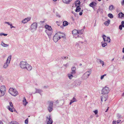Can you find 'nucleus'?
<instances>
[{
    "label": "nucleus",
    "instance_id": "nucleus-1",
    "mask_svg": "<svg viewBox=\"0 0 124 124\" xmlns=\"http://www.w3.org/2000/svg\"><path fill=\"white\" fill-rule=\"evenodd\" d=\"M92 70L90 69L89 70L86 72L82 75L81 77L82 79L85 80L87 79L89 77L91 73Z\"/></svg>",
    "mask_w": 124,
    "mask_h": 124
},
{
    "label": "nucleus",
    "instance_id": "nucleus-2",
    "mask_svg": "<svg viewBox=\"0 0 124 124\" xmlns=\"http://www.w3.org/2000/svg\"><path fill=\"white\" fill-rule=\"evenodd\" d=\"M8 92L12 95L14 96H16L18 94V93L17 90L16 89L13 88H10Z\"/></svg>",
    "mask_w": 124,
    "mask_h": 124
},
{
    "label": "nucleus",
    "instance_id": "nucleus-3",
    "mask_svg": "<svg viewBox=\"0 0 124 124\" xmlns=\"http://www.w3.org/2000/svg\"><path fill=\"white\" fill-rule=\"evenodd\" d=\"M12 57L11 55H9L8 57L6 62L4 63L3 67L4 69L6 68L9 66Z\"/></svg>",
    "mask_w": 124,
    "mask_h": 124
},
{
    "label": "nucleus",
    "instance_id": "nucleus-4",
    "mask_svg": "<svg viewBox=\"0 0 124 124\" xmlns=\"http://www.w3.org/2000/svg\"><path fill=\"white\" fill-rule=\"evenodd\" d=\"M53 102L52 101H48L47 109L49 112H51L53 110Z\"/></svg>",
    "mask_w": 124,
    "mask_h": 124
},
{
    "label": "nucleus",
    "instance_id": "nucleus-5",
    "mask_svg": "<svg viewBox=\"0 0 124 124\" xmlns=\"http://www.w3.org/2000/svg\"><path fill=\"white\" fill-rule=\"evenodd\" d=\"M37 27V23L36 22L33 23L31 25L30 30L32 32L35 31Z\"/></svg>",
    "mask_w": 124,
    "mask_h": 124
},
{
    "label": "nucleus",
    "instance_id": "nucleus-6",
    "mask_svg": "<svg viewBox=\"0 0 124 124\" xmlns=\"http://www.w3.org/2000/svg\"><path fill=\"white\" fill-rule=\"evenodd\" d=\"M6 88L4 86H1L0 90V97L4 96L6 93Z\"/></svg>",
    "mask_w": 124,
    "mask_h": 124
},
{
    "label": "nucleus",
    "instance_id": "nucleus-7",
    "mask_svg": "<svg viewBox=\"0 0 124 124\" xmlns=\"http://www.w3.org/2000/svg\"><path fill=\"white\" fill-rule=\"evenodd\" d=\"M110 90V89L108 87L105 86L103 87L102 89L101 93L102 94H107L109 92Z\"/></svg>",
    "mask_w": 124,
    "mask_h": 124
},
{
    "label": "nucleus",
    "instance_id": "nucleus-8",
    "mask_svg": "<svg viewBox=\"0 0 124 124\" xmlns=\"http://www.w3.org/2000/svg\"><path fill=\"white\" fill-rule=\"evenodd\" d=\"M28 64V63L26 62L22 61L21 62L19 65L22 69L25 70Z\"/></svg>",
    "mask_w": 124,
    "mask_h": 124
},
{
    "label": "nucleus",
    "instance_id": "nucleus-9",
    "mask_svg": "<svg viewBox=\"0 0 124 124\" xmlns=\"http://www.w3.org/2000/svg\"><path fill=\"white\" fill-rule=\"evenodd\" d=\"M45 31L48 35L49 38L50 39L51 38V36L53 32L52 30H46Z\"/></svg>",
    "mask_w": 124,
    "mask_h": 124
},
{
    "label": "nucleus",
    "instance_id": "nucleus-10",
    "mask_svg": "<svg viewBox=\"0 0 124 124\" xmlns=\"http://www.w3.org/2000/svg\"><path fill=\"white\" fill-rule=\"evenodd\" d=\"M103 38L104 42L106 43H109L110 42V40H111L109 37L106 38V36L105 35H103Z\"/></svg>",
    "mask_w": 124,
    "mask_h": 124
},
{
    "label": "nucleus",
    "instance_id": "nucleus-11",
    "mask_svg": "<svg viewBox=\"0 0 124 124\" xmlns=\"http://www.w3.org/2000/svg\"><path fill=\"white\" fill-rule=\"evenodd\" d=\"M57 34L59 36V39H60L61 38H65V35L62 33H61L60 32H59L57 33Z\"/></svg>",
    "mask_w": 124,
    "mask_h": 124
},
{
    "label": "nucleus",
    "instance_id": "nucleus-12",
    "mask_svg": "<svg viewBox=\"0 0 124 124\" xmlns=\"http://www.w3.org/2000/svg\"><path fill=\"white\" fill-rule=\"evenodd\" d=\"M31 19L30 17H28L25 18L22 21V23H25L30 21Z\"/></svg>",
    "mask_w": 124,
    "mask_h": 124
},
{
    "label": "nucleus",
    "instance_id": "nucleus-13",
    "mask_svg": "<svg viewBox=\"0 0 124 124\" xmlns=\"http://www.w3.org/2000/svg\"><path fill=\"white\" fill-rule=\"evenodd\" d=\"M47 124H52L53 121L52 120L49 116L48 117H46Z\"/></svg>",
    "mask_w": 124,
    "mask_h": 124
},
{
    "label": "nucleus",
    "instance_id": "nucleus-14",
    "mask_svg": "<svg viewBox=\"0 0 124 124\" xmlns=\"http://www.w3.org/2000/svg\"><path fill=\"white\" fill-rule=\"evenodd\" d=\"M58 37L59 36L57 33L54 36L53 39V40L54 42H56L59 39H59Z\"/></svg>",
    "mask_w": 124,
    "mask_h": 124
},
{
    "label": "nucleus",
    "instance_id": "nucleus-15",
    "mask_svg": "<svg viewBox=\"0 0 124 124\" xmlns=\"http://www.w3.org/2000/svg\"><path fill=\"white\" fill-rule=\"evenodd\" d=\"M25 70H27L28 71H29L31 70L32 69V67L30 64L28 63L27 65L26 66Z\"/></svg>",
    "mask_w": 124,
    "mask_h": 124
},
{
    "label": "nucleus",
    "instance_id": "nucleus-16",
    "mask_svg": "<svg viewBox=\"0 0 124 124\" xmlns=\"http://www.w3.org/2000/svg\"><path fill=\"white\" fill-rule=\"evenodd\" d=\"M71 71L70 73L73 75H75L76 73V68L75 66H73L71 68Z\"/></svg>",
    "mask_w": 124,
    "mask_h": 124
},
{
    "label": "nucleus",
    "instance_id": "nucleus-17",
    "mask_svg": "<svg viewBox=\"0 0 124 124\" xmlns=\"http://www.w3.org/2000/svg\"><path fill=\"white\" fill-rule=\"evenodd\" d=\"M108 98V96H106V97L104 96L103 95L101 96V101L102 102L103 101H105Z\"/></svg>",
    "mask_w": 124,
    "mask_h": 124
},
{
    "label": "nucleus",
    "instance_id": "nucleus-18",
    "mask_svg": "<svg viewBox=\"0 0 124 124\" xmlns=\"http://www.w3.org/2000/svg\"><path fill=\"white\" fill-rule=\"evenodd\" d=\"M23 104L25 106H26L28 103V102L27 101L25 98V97H24L23 98Z\"/></svg>",
    "mask_w": 124,
    "mask_h": 124
},
{
    "label": "nucleus",
    "instance_id": "nucleus-19",
    "mask_svg": "<svg viewBox=\"0 0 124 124\" xmlns=\"http://www.w3.org/2000/svg\"><path fill=\"white\" fill-rule=\"evenodd\" d=\"M35 90H36V91L34 93H38L41 95V93L43 92V91L42 90L37 88H35Z\"/></svg>",
    "mask_w": 124,
    "mask_h": 124
},
{
    "label": "nucleus",
    "instance_id": "nucleus-20",
    "mask_svg": "<svg viewBox=\"0 0 124 124\" xmlns=\"http://www.w3.org/2000/svg\"><path fill=\"white\" fill-rule=\"evenodd\" d=\"M81 83V81H76L74 82L75 85L76 86H77L78 85H79Z\"/></svg>",
    "mask_w": 124,
    "mask_h": 124
},
{
    "label": "nucleus",
    "instance_id": "nucleus-21",
    "mask_svg": "<svg viewBox=\"0 0 124 124\" xmlns=\"http://www.w3.org/2000/svg\"><path fill=\"white\" fill-rule=\"evenodd\" d=\"M45 28L47 29L46 30H52V29L51 26L49 25L46 24L45 26Z\"/></svg>",
    "mask_w": 124,
    "mask_h": 124
},
{
    "label": "nucleus",
    "instance_id": "nucleus-22",
    "mask_svg": "<svg viewBox=\"0 0 124 124\" xmlns=\"http://www.w3.org/2000/svg\"><path fill=\"white\" fill-rule=\"evenodd\" d=\"M72 1V0H62L63 2L67 4H69Z\"/></svg>",
    "mask_w": 124,
    "mask_h": 124
},
{
    "label": "nucleus",
    "instance_id": "nucleus-23",
    "mask_svg": "<svg viewBox=\"0 0 124 124\" xmlns=\"http://www.w3.org/2000/svg\"><path fill=\"white\" fill-rule=\"evenodd\" d=\"M96 5V3L95 2H92L89 4V6L92 7H94Z\"/></svg>",
    "mask_w": 124,
    "mask_h": 124
},
{
    "label": "nucleus",
    "instance_id": "nucleus-24",
    "mask_svg": "<svg viewBox=\"0 0 124 124\" xmlns=\"http://www.w3.org/2000/svg\"><path fill=\"white\" fill-rule=\"evenodd\" d=\"M80 3V2L79 0H78L75 2V4L76 6H79Z\"/></svg>",
    "mask_w": 124,
    "mask_h": 124
},
{
    "label": "nucleus",
    "instance_id": "nucleus-25",
    "mask_svg": "<svg viewBox=\"0 0 124 124\" xmlns=\"http://www.w3.org/2000/svg\"><path fill=\"white\" fill-rule=\"evenodd\" d=\"M72 32L73 34L77 35L78 34V31L76 30H74L72 31Z\"/></svg>",
    "mask_w": 124,
    "mask_h": 124
},
{
    "label": "nucleus",
    "instance_id": "nucleus-26",
    "mask_svg": "<svg viewBox=\"0 0 124 124\" xmlns=\"http://www.w3.org/2000/svg\"><path fill=\"white\" fill-rule=\"evenodd\" d=\"M118 17L120 18L124 16V14L122 12H120L118 14Z\"/></svg>",
    "mask_w": 124,
    "mask_h": 124
},
{
    "label": "nucleus",
    "instance_id": "nucleus-27",
    "mask_svg": "<svg viewBox=\"0 0 124 124\" xmlns=\"http://www.w3.org/2000/svg\"><path fill=\"white\" fill-rule=\"evenodd\" d=\"M81 10V8L79 6H77L75 10V11L76 12H79Z\"/></svg>",
    "mask_w": 124,
    "mask_h": 124
},
{
    "label": "nucleus",
    "instance_id": "nucleus-28",
    "mask_svg": "<svg viewBox=\"0 0 124 124\" xmlns=\"http://www.w3.org/2000/svg\"><path fill=\"white\" fill-rule=\"evenodd\" d=\"M73 74H68V76L69 79H71L73 77Z\"/></svg>",
    "mask_w": 124,
    "mask_h": 124
},
{
    "label": "nucleus",
    "instance_id": "nucleus-29",
    "mask_svg": "<svg viewBox=\"0 0 124 124\" xmlns=\"http://www.w3.org/2000/svg\"><path fill=\"white\" fill-rule=\"evenodd\" d=\"M102 46V47H104L105 46H107V44L106 42H101Z\"/></svg>",
    "mask_w": 124,
    "mask_h": 124
},
{
    "label": "nucleus",
    "instance_id": "nucleus-30",
    "mask_svg": "<svg viewBox=\"0 0 124 124\" xmlns=\"http://www.w3.org/2000/svg\"><path fill=\"white\" fill-rule=\"evenodd\" d=\"M68 24V23L66 21H64L63 22V25L64 26H66Z\"/></svg>",
    "mask_w": 124,
    "mask_h": 124
},
{
    "label": "nucleus",
    "instance_id": "nucleus-31",
    "mask_svg": "<svg viewBox=\"0 0 124 124\" xmlns=\"http://www.w3.org/2000/svg\"><path fill=\"white\" fill-rule=\"evenodd\" d=\"M110 22V21L109 20H108V21L105 22L104 23V24L107 26H108L109 23Z\"/></svg>",
    "mask_w": 124,
    "mask_h": 124
},
{
    "label": "nucleus",
    "instance_id": "nucleus-32",
    "mask_svg": "<svg viewBox=\"0 0 124 124\" xmlns=\"http://www.w3.org/2000/svg\"><path fill=\"white\" fill-rule=\"evenodd\" d=\"M1 45L2 46H3L4 47H7L8 46H9V45L7 44H6L4 43L3 42H2Z\"/></svg>",
    "mask_w": 124,
    "mask_h": 124
},
{
    "label": "nucleus",
    "instance_id": "nucleus-33",
    "mask_svg": "<svg viewBox=\"0 0 124 124\" xmlns=\"http://www.w3.org/2000/svg\"><path fill=\"white\" fill-rule=\"evenodd\" d=\"M114 9V8L113 5H111L109 7V9L111 11L113 10Z\"/></svg>",
    "mask_w": 124,
    "mask_h": 124
},
{
    "label": "nucleus",
    "instance_id": "nucleus-34",
    "mask_svg": "<svg viewBox=\"0 0 124 124\" xmlns=\"http://www.w3.org/2000/svg\"><path fill=\"white\" fill-rule=\"evenodd\" d=\"M9 124H19L15 121H13L10 122Z\"/></svg>",
    "mask_w": 124,
    "mask_h": 124
},
{
    "label": "nucleus",
    "instance_id": "nucleus-35",
    "mask_svg": "<svg viewBox=\"0 0 124 124\" xmlns=\"http://www.w3.org/2000/svg\"><path fill=\"white\" fill-rule=\"evenodd\" d=\"M108 16L111 18H112L113 17V16L111 14H109L108 15Z\"/></svg>",
    "mask_w": 124,
    "mask_h": 124
},
{
    "label": "nucleus",
    "instance_id": "nucleus-36",
    "mask_svg": "<svg viewBox=\"0 0 124 124\" xmlns=\"http://www.w3.org/2000/svg\"><path fill=\"white\" fill-rule=\"evenodd\" d=\"M13 108H11V107H10V106H8V109L10 111L12 112H13Z\"/></svg>",
    "mask_w": 124,
    "mask_h": 124
},
{
    "label": "nucleus",
    "instance_id": "nucleus-37",
    "mask_svg": "<svg viewBox=\"0 0 124 124\" xmlns=\"http://www.w3.org/2000/svg\"><path fill=\"white\" fill-rule=\"evenodd\" d=\"M83 30H80L78 31V34H83Z\"/></svg>",
    "mask_w": 124,
    "mask_h": 124
},
{
    "label": "nucleus",
    "instance_id": "nucleus-38",
    "mask_svg": "<svg viewBox=\"0 0 124 124\" xmlns=\"http://www.w3.org/2000/svg\"><path fill=\"white\" fill-rule=\"evenodd\" d=\"M100 60V63L102 64V66H103L104 64V62L103 61L101 60L100 59H99Z\"/></svg>",
    "mask_w": 124,
    "mask_h": 124
},
{
    "label": "nucleus",
    "instance_id": "nucleus-39",
    "mask_svg": "<svg viewBox=\"0 0 124 124\" xmlns=\"http://www.w3.org/2000/svg\"><path fill=\"white\" fill-rule=\"evenodd\" d=\"M71 101L73 102H74L76 101V99L74 97L73 98V99L71 100Z\"/></svg>",
    "mask_w": 124,
    "mask_h": 124
},
{
    "label": "nucleus",
    "instance_id": "nucleus-40",
    "mask_svg": "<svg viewBox=\"0 0 124 124\" xmlns=\"http://www.w3.org/2000/svg\"><path fill=\"white\" fill-rule=\"evenodd\" d=\"M117 117L119 119L120 118L122 117L121 115L119 114H117Z\"/></svg>",
    "mask_w": 124,
    "mask_h": 124
},
{
    "label": "nucleus",
    "instance_id": "nucleus-41",
    "mask_svg": "<svg viewBox=\"0 0 124 124\" xmlns=\"http://www.w3.org/2000/svg\"><path fill=\"white\" fill-rule=\"evenodd\" d=\"M9 103L10 105V106H9L10 107H11V108H14L12 102H10Z\"/></svg>",
    "mask_w": 124,
    "mask_h": 124
},
{
    "label": "nucleus",
    "instance_id": "nucleus-42",
    "mask_svg": "<svg viewBox=\"0 0 124 124\" xmlns=\"http://www.w3.org/2000/svg\"><path fill=\"white\" fill-rule=\"evenodd\" d=\"M120 25L121 26L123 27H124V21H122L121 22V24Z\"/></svg>",
    "mask_w": 124,
    "mask_h": 124
},
{
    "label": "nucleus",
    "instance_id": "nucleus-43",
    "mask_svg": "<svg viewBox=\"0 0 124 124\" xmlns=\"http://www.w3.org/2000/svg\"><path fill=\"white\" fill-rule=\"evenodd\" d=\"M106 74H104V75L101 76V79L102 80V79H103V78L104 77V76H106Z\"/></svg>",
    "mask_w": 124,
    "mask_h": 124
},
{
    "label": "nucleus",
    "instance_id": "nucleus-44",
    "mask_svg": "<svg viewBox=\"0 0 124 124\" xmlns=\"http://www.w3.org/2000/svg\"><path fill=\"white\" fill-rule=\"evenodd\" d=\"M28 118H27L25 121V123L26 124H28Z\"/></svg>",
    "mask_w": 124,
    "mask_h": 124
},
{
    "label": "nucleus",
    "instance_id": "nucleus-45",
    "mask_svg": "<svg viewBox=\"0 0 124 124\" xmlns=\"http://www.w3.org/2000/svg\"><path fill=\"white\" fill-rule=\"evenodd\" d=\"M5 23L6 24H8V25H10L11 24V23H10L9 22H5Z\"/></svg>",
    "mask_w": 124,
    "mask_h": 124
},
{
    "label": "nucleus",
    "instance_id": "nucleus-46",
    "mask_svg": "<svg viewBox=\"0 0 124 124\" xmlns=\"http://www.w3.org/2000/svg\"><path fill=\"white\" fill-rule=\"evenodd\" d=\"M94 112L95 114H97L98 113V111L97 110H95L94 111Z\"/></svg>",
    "mask_w": 124,
    "mask_h": 124
},
{
    "label": "nucleus",
    "instance_id": "nucleus-47",
    "mask_svg": "<svg viewBox=\"0 0 124 124\" xmlns=\"http://www.w3.org/2000/svg\"><path fill=\"white\" fill-rule=\"evenodd\" d=\"M121 5L122 6L124 5V0H123L121 2Z\"/></svg>",
    "mask_w": 124,
    "mask_h": 124
},
{
    "label": "nucleus",
    "instance_id": "nucleus-48",
    "mask_svg": "<svg viewBox=\"0 0 124 124\" xmlns=\"http://www.w3.org/2000/svg\"><path fill=\"white\" fill-rule=\"evenodd\" d=\"M122 27L121 26L119 25V29H120L121 30L122 29Z\"/></svg>",
    "mask_w": 124,
    "mask_h": 124
},
{
    "label": "nucleus",
    "instance_id": "nucleus-49",
    "mask_svg": "<svg viewBox=\"0 0 124 124\" xmlns=\"http://www.w3.org/2000/svg\"><path fill=\"white\" fill-rule=\"evenodd\" d=\"M56 16L58 17H61L60 16V15L58 13L56 14Z\"/></svg>",
    "mask_w": 124,
    "mask_h": 124
},
{
    "label": "nucleus",
    "instance_id": "nucleus-50",
    "mask_svg": "<svg viewBox=\"0 0 124 124\" xmlns=\"http://www.w3.org/2000/svg\"><path fill=\"white\" fill-rule=\"evenodd\" d=\"M83 11V10H81V12H80L79 13V15H80V16H81L82 14V12Z\"/></svg>",
    "mask_w": 124,
    "mask_h": 124
},
{
    "label": "nucleus",
    "instance_id": "nucleus-51",
    "mask_svg": "<svg viewBox=\"0 0 124 124\" xmlns=\"http://www.w3.org/2000/svg\"><path fill=\"white\" fill-rule=\"evenodd\" d=\"M10 28L11 29H12L13 28H15V27H14L12 25L11 23V24L10 25Z\"/></svg>",
    "mask_w": 124,
    "mask_h": 124
},
{
    "label": "nucleus",
    "instance_id": "nucleus-52",
    "mask_svg": "<svg viewBox=\"0 0 124 124\" xmlns=\"http://www.w3.org/2000/svg\"><path fill=\"white\" fill-rule=\"evenodd\" d=\"M69 64L68 63H67L66 64H64L63 65L64 66H65L66 67H67L68 66Z\"/></svg>",
    "mask_w": 124,
    "mask_h": 124
},
{
    "label": "nucleus",
    "instance_id": "nucleus-53",
    "mask_svg": "<svg viewBox=\"0 0 124 124\" xmlns=\"http://www.w3.org/2000/svg\"><path fill=\"white\" fill-rule=\"evenodd\" d=\"M66 57H65L64 56H62V57L61 58L63 59H65Z\"/></svg>",
    "mask_w": 124,
    "mask_h": 124
},
{
    "label": "nucleus",
    "instance_id": "nucleus-54",
    "mask_svg": "<svg viewBox=\"0 0 124 124\" xmlns=\"http://www.w3.org/2000/svg\"><path fill=\"white\" fill-rule=\"evenodd\" d=\"M121 121V120H118L117 121V124H118Z\"/></svg>",
    "mask_w": 124,
    "mask_h": 124
},
{
    "label": "nucleus",
    "instance_id": "nucleus-55",
    "mask_svg": "<svg viewBox=\"0 0 124 124\" xmlns=\"http://www.w3.org/2000/svg\"><path fill=\"white\" fill-rule=\"evenodd\" d=\"M48 87V86H45L43 87V88H47Z\"/></svg>",
    "mask_w": 124,
    "mask_h": 124
},
{
    "label": "nucleus",
    "instance_id": "nucleus-56",
    "mask_svg": "<svg viewBox=\"0 0 124 124\" xmlns=\"http://www.w3.org/2000/svg\"><path fill=\"white\" fill-rule=\"evenodd\" d=\"M3 35V33H0V36H2V35Z\"/></svg>",
    "mask_w": 124,
    "mask_h": 124
},
{
    "label": "nucleus",
    "instance_id": "nucleus-57",
    "mask_svg": "<svg viewBox=\"0 0 124 124\" xmlns=\"http://www.w3.org/2000/svg\"><path fill=\"white\" fill-rule=\"evenodd\" d=\"M96 20H95V23H94V26H96Z\"/></svg>",
    "mask_w": 124,
    "mask_h": 124
},
{
    "label": "nucleus",
    "instance_id": "nucleus-58",
    "mask_svg": "<svg viewBox=\"0 0 124 124\" xmlns=\"http://www.w3.org/2000/svg\"><path fill=\"white\" fill-rule=\"evenodd\" d=\"M116 122L115 121H113V124H115Z\"/></svg>",
    "mask_w": 124,
    "mask_h": 124
},
{
    "label": "nucleus",
    "instance_id": "nucleus-59",
    "mask_svg": "<svg viewBox=\"0 0 124 124\" xmlns=\"http://www.w3.org/2000/svg\"><path fill=\"white\" fill-rule=\"evenodd\" d=\"M7 35V34H4L3 33V35L4 36H6Z\"/></svg>",
    "mask_w": 124,
    "mask_h": 124
},
{
    "label": "nucleus",
    "instance_id": "nucleus-60",
    "mask_svg": "<svg viewBox=\"0 0 124 124\" xmlns=\"http://www.w3.org/2000/svg\"><path fill=\"white\" fill-rule=\"evenodd\" d=\"M40 23H44L45 22V21H40Z\"/></svg>",
    "mask_w": 124,
    "mask_h": 124
},
{
    "label": "nucleus",
    "instance_id": "nucleus-61",
    "mask_svg": "<svg viewBox=\"0 0 124 124\" xmlns=\"http://www.w3.org/2000/svg\"><path fill=\"white\" fill-rule=\"evenodd\" d=\"M122 52L123 53H124V47L123 48V49Z\"/></svg>",
    "mask_w": 124,
    "mask_h": 124
},
{
    "label": "nucleus",
    "instance_id": "nucleus-62",
    "mask_svg": "<svg viewBox=\"0 0 124 124\" xmlns=\"http://www.w3.org/2000/svg\"><path fill=\"white\" fill-rule=\"evenodd\" d=\"M109 108V107H108L107 109L106 110L105 112H107L108 111V108Z\"/></svg>",
    "mask_w": 124,
    "mask_h": 124
},
{
    "label": "nucleus",
    "instance_id": "nucleus-63",
    "mask_svg": "<svg viewBox=\"0 0 124 124\" xmlns=\"http://www.w3.org/2000/svg\"><path fill=\"white\" fill-rule=\"evenodd\" d=\"M72 103H73V102L71 101H70V105H71Z\"/></svg>",
    "mask_w": 124,
    "mask_h": 124
},
{
    "label": "nucleus",
    "instance_id": "nucleus-64",
    "mask_svg": "<svg viewBox=\"0 0 124 124\" xmlns=\"http://www.w3.org/2000/svg\"><path fill=\"white\" fill-rule=\"evenodd\" d=\"M0 124H3L2 122L1 121H0Z\"/></svg>",
    "mask_w": 124,
    "mask_h": 124
}]
</instances>
